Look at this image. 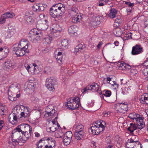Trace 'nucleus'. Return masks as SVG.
Segmentation results:
<instances>
[{"instance_id": "ddd939ff", "label": "nucleus", "mask_w": 148, "mask_h": 148, "mask_svg": "<svg viewBox=\"0 0 148 148\" xmlns=\"http://www.w3.org/2000/svg\"><path fill=\"white\" fill-rule=\"evenodd\" d=\"M127 110V105L124 103L120 104L117 110L119 112L124 113Z\"/></svg>"}, {"instance_id": "13d9d810", "label": "nucleus", "mask_w": 148, "mask_h": 148, "mask_svg": "<svg viewBox=\"0 0 148 148\" xmlns=\"http://www.w3.org/2000/svg\"><path fill=\"white\" fill-rule=\"evenodd\" d=\"M130 73L132 75H135L137 73V71L134 69H132L130 71Z\"/></svg>"}, {"instance_id": "09e8293b", "label": "nucleus", "mask_w": 148, "mask_h": 148, "mask_svg": "<svg viewBox=\"0 0 148 148\" xmlns=\"http://www.w3.org/2000/svg\"><path fill=\"white\" fill-rule=\"evenodd\" d=\"M132 34L131 33H129L127 34H126L124 37L125 40H128L130 38H132Z\"/></svg>"}, {"instance_id": "052dcab7", "label": "nucleus", "mask_w": 148, "mask_h": 148, "mask_svg": "<svg viewBox=\"0 0 148 148\" xmlns=\"http://www.w3.org/2000/svg\"><path fill=\"white\" fill-rule=\"evenodd\" d=\"M125 3V4L128 5L131 8L133 7L134 5V4L133 3H131L130 2H126Z\"/></svg>"}, {"instance_id": "f03ea898", "label": "nucleus", "mask_w": 148, "mask_h": 148, "mask_svg": "<svg viewBox=\"0 0 148 148\" xmlns=\"http://www.w3.org/2000/svg\"><path fill=\"white\" fill-rule=\"evenodd\" d=\"M75 128V136L77 140H80L83 137L84 135L83 130L84 126L81 123H78L76 125L73 126Z\"/></svg>"}, {"instance_id": "c85d7f7f", "label": "nucleus", "mask_w": 148, "mask_h": 148, "mask_svg": "<svg viewBox=\"0 0 148 148\" xmlns=\"http://www.w3.org/2000/svg\"><path fill=\"white\" fill-rule=\"evenodd\" d=\"M125 145L127 148H132L134 147L135 146H136V144L132 142H131V140L129 139L127 141Z\"/></svg>"}, {"instance_id": "a19ab883", "label": "nucleus", "mask_w": 148, "mask_h": 148, "mask_svg": "<svg viewBox=\"0 0 148 148\" xmlns=\"http://www.w3.org/2000/svg\"><path fill=\"white\" fill-rule=\"evenodd\" d=\"M103 124H104L105 125H106L104 121H102V122L101 123H100V129H99V133H101L104 130V128L105 127V126Z\"/></svg>"}, {"instance_id": "20e7f679", "label": "nucleus", "mask_w": 148, "mask_h": 148, "mask_svg": "<svg viewBox=\"0 0 148 148\" xmlns=\"http://www.w3.org/2000/svg\"><path fill=\"white\" fill-rule=\"evenodd\" d=\"M88 90H92L93 92H97L100 94V95L102 94V92L99 90V85L96 83H93L91 85H88L81 90L83 93H86Z\"/></svg>"}, {"instance_id": "f704fd0d", "label": "nucleus", "mask_w": 148, "mask_h": 148, "mask_svg": "<svg viewBox=\"0 0 148 148\" xmlns=\"http://www.w3.org/2000/svg\"><path fill=\"white\" fill-rule=\"evenodd\" d=\"M26 20L27 24L28 25H31L32 24L34 23V20L32 16H29L26 18Z\"/></svg>"}, {"instance_id": "4468645a", "label": "nucleus", "mask_w": 148, "mask_h": 148, "mask_svg": "<svg viewBox=\"0 0 148 148\" xmlns=\"http://www.w3.org/2000/svg\"><path fill=\"white\" fill-rule=\"evenodd\" d=\"M4 69L5 70L12 69L14 65V63L10 60H8L4 62Z\"/></svg>"}, {"instance_id": "a878e982", "label": "nucleus", "mask_w": 148, "mask_h": 148, "mask_svg": "<svg viewBox=\"0 0 148 148\" xmlns=\"http://www.w3.org/2000/svg\"><path fill=\"white\" fill-rule=\"evenodd\" d=\"M138 137L136 136L133 137L131 138L130 140L131 142L134 143L136 145H137L138 146V148H140L141 146V144L140 143L138 140Z\"/></svg>"}, {"instance_id": "0eeeda50", "label": "nucleus", "mask_w": 148, "mask_h": 148, "mask_svg": "<svg viewBox=\"0 0 148 148\" xmlns=\"http://www.w3.org/2000/svg\"><path fill=\"white\" fill-rule=\"evenodd\" d=\"M54 8H56L55 10L58 17L61 16L65 11V6L61 3H58L53 5Z\"/></svg>"}, {"instance_id": "f257e3e1", "label": "nucleus", "mask_w": 148, "mask_h": 148, "mask_svg": "<svg viewBox=\"0 0 148 148\" xmlns=\"http://www.w3.org/2000/svg\"><path fill=\"white\" fill-rule=\"evenodd\" d=\"M28 36V39L32 42H36L43 36L42 33L36 29H33Z\"/></svg>"}, {"instance_id": "864d4df0", "label": "nucleus", "mask_w": 148, "mask_h": 148, "mask_svg": "<svg viewBox=\"0 0 148 148\" xmlns=\"http://www.w3.org/2000/svg\"><path fill=\"white\" fill-rule=\"evenodd\" d=\"M45 41L47 43H49L51 42V41L52 40L53 38L51 37L48 36L45 38Z\"/></svg>"}, {"instance_id": "423d86ee", "label": "nucleus", "mask_w": 148, "mask_h": 148, "mask_svg": "<svg viewBox=\"0 0 148 148\" xmlns=\"http://www.w3.org/2000/svg\"><path fill=\"white\" fill-rule=\"evenodd\" d=\"M56 82V79L53 77L47 78L46 80V86L49 91H53L55 89L54 85Z\"/></svg>"}, {"instance_id": "6e6d98bb", "label": "nucleus", "mask_w": 148, "mask_h": 148, "mask_svg": "<svg viewBox=\"0 0 148 148\" xmlns=\"http://www.w3.org/2000/svg\"><path fill=\"white\" fill-rule=\"evenodd\" d=\"M124 68L123 69V70H128V69H130L131 68V67L128 64H127L126 63L124 64Z\"/></svg>"}, {"instance_id": "2eb2a0df", "label": "nucleus", "mask_w": 148, "mask_h": 148, "mask_svg": "<svg viewBox=\"0 0 148 148\" xmlns=\"http://www.w3.org/2000/svg\"><path fill=\"white\" fill-rule=\"evenodd\" d=\"M15 88H14L12 85H11L10 86L9 89L8 90V98L9 100L11 101L16 100V97H12V96H11V95H12V91H14V89H15Z\"/></svg>"}, {"instance_id": "7c9ffc66", "label": "nucleus", "mask_w": 148, "mask_h": 148, "mask_svg": "<svg viewBox=\"0 0 148 148\" xmlns=\"http://www.w3.org/2000/svg\"><path fill=\"white\" fill-rule=\"evenodd\" d=\"M105 92L104 93H103L101 94L100 96V97L101 99H104V98L103 97V95H104L106 97H110L111 95V92L109 90H105L103 91L104 92Z\"/></svg>"}, {"instance_id": "3c124183", "label": "nucleus", "mask_w": 148, "mask_h": 148, "mask_svg": "<svg viewBox=\"0 0 148 148\" xmlns=\"http://www.w3.org/2000/svg\"><path fill=\"white\" fill-rule=\"evenodd\" d=\"M65 134L69 137V139L71 140L73 136L72 133L71 132L68 131L66 132V133Z\"/></svg>"}, {"instance_id": "37998d69", "label": "nucleus", "mask_w": 148, "mask_h": 148, "mask_svg": "<svg viewBox=\"0 0 148 148\" xmlns=\"http://www.w3.org/2000/svg\"><path fill=\"white\" fill-rule=\"evenodd\" d=\"M125 63L123 62L122 63L121 62H119L117 63V67L121 70H123L124 68V64Z\"/></svg>"}, {"instance_id": "69168bd1", "label": "nucleus", "mask_w": 148, "mask_h": 148, "mask_svg": "<svg viewBox=\"0 0 148 148\" xmlns=\"http://www.w3.org/2000/svg\"><path fill=\"white\" fill-rule=\"evenodd\" d=\"M111 140L110 139L108 138H107L106 139V143L108 145L111 144Z\"/></svg>"}, {"instance_id": "b1692460", "label": "nucleus", "mask_w": 148, "mask_h": 148, "mask_svg": "<svg viewBox=\"0 0 148 148\" xmlns=\"http://www.w3.org/2000/svg\"><path fill=\"white\" fill-rule=\"evenodd\" d=\"M137 127L136 125L131 123L130 126L127 128V130L130 132L131 134H133L134 132L137 129Z\"/></svg>"}, {"instance_id": "c03bdc74", "label": "nucleus", "mask_w": 148, "mask_h": 148, "mask_svg": "<svg viewBox=\"0 0 148 148\" xmlns=\"http://www.w3.org/2000/svg\"><path fill=\"white\" fill-rule=\"evenodd\" d=\"M57 129L56 127H55V126H53L48 128L47 130L48 132H53L55 131Z\"/></svg>"}, {"instance_id": "bf43d9fd", "label": "nucleus", "mask_w": 148, "mask_h": 148, "mask_svg": "<svg viewBox=\"0 0 148 148\" xmlns=\"http://www.w3.org/2000/svg\"><path fill=\"white\" fill-rule=\"evenodd\" d=\"M3 52H4V54L5 56H7V53L9 52L8 49V48H4L3 50Z\"/></svg>"}, {"instance_id": "7ed1b4c3", "label": "nucleus", "mask_w": 148, "mask_h": 148, "mask_svg": "<svg viewBox=\"0 0 148 148\" xmlns=\"http://www.w3.org/2000/svg\"><path fill=\"white\" fill-rule=\"evenodd\" d=\"M19 127H18L14 129L12 131V134L11 136L12 140L14 142H18L19 141L17 140L22 139L23 137V132L20 130Z\"/></svg>"}, {"instance_id": "49530a36", "label": "nucleus", "mask_w": 148, "mask_h": 148, "mask_svg": "<svg viewBox=\"0 0 148 148\" xmlns=\"http://www.w3.org/2000/svg\"><path fill=\"white\" fill-rule=\"evenodd\" d=\"M73 104L72 106V110H74L78 108L79 106V104L75 102L72 101Z\"/></svg>"}, {"instance_id": "0e129e2a", "label": "nucleus", "mask_w": 148, "mask_h": 148, "mask_svg": "<svg viewBox=\"0 0 148 148\" xmlns=\"http://www.w3.org/2000/svg\"><path fill=\"white\" fill-rule=\"evenodd\" d=\"M14 88H15V89H14V91H14V92H13V95H11V96H12V97H15L16 94L17 89L16 88V86L14 87Z\"/></svg>"}, {"instance_id": "412c9836", "label": "nucleus", "mask_w": 148, "mask_h": 148, "mask_svg": "<svg viewBox=\"0 0 148 148\" xmlns=\"http://www.w3.org/2000/svg\"><path fill=\"white\" fill-rule=\"evenodd\" d=\"M57 8V7L54 8V6L53 5L50 8L49 10V14L54 18H58V15H57L56 13V12L55 11V10L56 9V8Z\"/></svg>"}, {"instance_id": "cd10ccee", "label": "nucleus", "mask_w": 148, "mask_h": 148, "mask_svg": "<svg viewBox=\"0 0 148 148\" xmlns=\"http://www.w3.org/2000/svg\"><path fill=\"white\" fill-rule=\"evenodd\" d=\"M62 53L60 51L58 52V54L55 56V58L58 63H60L62 62Z\"/></svg>"}, {"instance_id": "e2e57ef3", "label": "nucleus", "mask_w": 148, "mask_h": 148, "mask_svg": "<svg viewBox=\"0 0 148 148\" xmlns=\"http://www.w3.org/2000/svg\"><path fill=\"white\" fill-rule=\"evenodd\" d=\"M55 116V114H51L50 113H48L47 112H46L44 114V116L45 117H47L48 116Z\"/></svg>"}, {"instance_id": "dca6fc26", "label": "nucleus", "mask_w": 148, "mask_h": 148, "mask_svg": "<svg viewBox=\"0 0 148 148\" xmlns=\"http://www.w3.org/2000/svg\"><path fill=\"white\" fill-rule=\"evenodd\" d=\"M102 17L99 16H94L92 18L91 22L92 24L94 25L99 24L100 23L101 18Z\"/></svg>"}, {"instance_id": "f8f14e48", "label": "nucleus", "mask_w": 148, "mask_h": 148, "mask_svg": "<svg viewBox=\"0 0 148 148\" xmlns=\"http://www.w3.org/2000/svg\"><path fill=\"white\" fill-rule=\"evenodd\" d=\"M46 6L45 4H36L34 5L33 8L35 12H38L44 10Z\"/></svg>"}, {"instance_id": "aec40b11", "label": "nucleus", "mask_w": 148, "mask_h": 148, "mask_svg": "<svg viewBox=\"0 0 148 148\" xmlns=\"http://www.w3.org/2000/svg\"><path fill=\"white\" fill-rule=\"evenodd\" d=\"M71 21L73 23H76L80 22L82 18V15L81 14H79L78 15H74L72 16Z\"/></svg>"}, {"instance_id": "de8ad7c7", "label": "nucleus", "mask_w": 148, "mask_h": 148, "mask_svg": "<svg viewBox=\"0 0 148 148\" xmlns=\"http://www.w3.org/2000/svg\"><path fill=\"white\" fill-rule=\"evenodd\" d=\"M33 65L34 66V73H37L39 72V71L38 70V66L35 63H33Z\"/></svg>"}, {"instance_id": "c756f323", "label": "nucleus", "mask_w": 148, "mask_h": 148, "mask_svg": "<svg viewBox=\"0 0 148 148\" xmlns=\"http://www.w3.org/2000/svg\"><path fill=\"white\" fill-rule=\"evenodd\" d=\"M77 29V27L75 26H71L69 28L68 32L69 33L74 34L76 33Z\"/></svg>"}, {"instance_id": "72a5a7b5", "label": "nucleus", "mask_w": 148, "mask_h": 148, "mask_svg": "<svg viewBox=\"0 0 148 148\" xmlns=\"http://www.w3.org/2000/svg\"><path fill=\"white\" fill-rule=\"evenodd\" d=\"M36 86L34 83L29 82L27 84V87L28 89L33 90L35 89Z\"/></svg>"}, {"instance_id": "1a4fd4ad", "label": "nucleus", "mask_w": 148, "mask_h": 148, "mask_svg": "<svg viewBox=\"0 0 148 148\" xmlns=\"http://www.w3.org/2000/svg\"><path fill=\"white\" fill-rule=\"evenodd\" d=\"M143 52V48L140 44H136L132 48L131 53L133 55L140 54Z\"/></svg>"}, {"instance_id": "ea45409f", "label": "nucleus", "mask_w": 148, "mask_h": 148, "mask_svg": "<svg viewBox=\"0 0 148 148\" xmlns=\"http://www.w3.org/2000/svg\"><path fill=\"white\" fill-rule=\"evenodd\" d=\"M63 143L64 145H67L70 144L71 142V139H69V138H66L64 137H63Z\"/></svg>"}, {"instance_id": "bb28decb", "label": "nucleus", "mask_w": 148, "mask_h": 148, "mask_svg": "<svg viewBox=\"0 0 148 148\" xmlns=\"http://www.w3.org/2000/svg\"><path fill=\"white\" fill-rule=\"evenodd\" d=\"M117 10L114 8H112L110 10V12L109 15L111 18H113L115 17L116 15L117 14Z\"/></svg>"}, {"instance_id": "338daca9", "label": "nucleus", "mask_w": 148, "mask_h": 148, "mask_svg": "<svg viewBox=\"0 0 148 148\" xmlns=\"http://www.w3.org/2000/svg\"><path fill=\"white\" fill-rule=\"evenodd\" d=\"M39 17L40 20H42L45 18V15L44 14H41L39 15Z\"/></svg>"}, {"instance_id": "4d7b16f0", "label": "nucleus", "mask_w": 148, "mask_h": 148, "mask_svg": "<svg viewBox=\"0 0 148 148\" xmlns=\"http://www.w3.org/2000/svg\"><path fill=\"white\" fill-rule=\"evenodd\" d=\"M143 73L145 76L148 75V68L145 69L143 71Z\"/></svg>"}, {"instance_id": "5701e85b", "label": "nucleus", "mask_w": 148, "mask_h": 148, "mask_svg": "<svg viewBox=\"0 0 148 148\" xmlns=\"http://www.w3.org/2000/svg\"><path fill=\"white\" fill-rule=\"evenodd\" d=\"M128 116L130 119L133 120L135 119L136 121H138V120H140V118L141 117L139 115L135 113L130 114Z\"/></svg>"}, {"instance_id": "79ce46f5", "label": "nucleus", "mask_w": 148, "mask_h": 148, "mask_svg": "<svg viewBox=\"0 0 148 148\" xmlns=\"http://www.w3.org/2000/svg\"><path fill=\"white\" fill-rule=\"evenodd\" d=\"M63 135V133L59 131H56L55 133L54 136L57 138H62V136Z\"/></svg>"}, {"instance_id": "9d476101", "label": "nucleus", "mask_w": 148, "mask_h": 148, "mask_svg": "<svg viewBox=\"0 0 148 148\" xmlns=\"http://www.w3.org/2000/svg\"><path fill=\"white\" fill-rule=\"evenodd\" d=\"M15 16V14L13 12H6L1 16L0 19V23L3 24L5 22L6 19L12 18Z\"/></svg>"}, {"instance_id": "f3484780", "label": "nucleus", "mask_w": 148, "mask_h": 148, "mask_svg": "<svg viewBox=\"0 0 148 148\" xmlns=\"http://www.w3.org/2000/svg\"><path fill=\"white\" fill-rule=\"evenodd\" d=\"M100 125H94L91 127V130L92 134L94 135H98L99 134Z\"/></svg>"}, {"instance_id": "680f3d73", "label": "nucleus", "mask_w": 148, "mask_h": 148, "mask_svg": "<svg viewBox=\"0 0 148 148\" xmlns=\"http://www.w3.org/2000/svg\"><path fill=\"white\" fill-rule=\"evenodd\" d=\"M25 67L26 68V69L28 71H29V69H30V70L33 69V67H30V66L27 64L25 65Z\"/></svg>"}, {"instance_id": "6e6552de", "label": "nucleus", "mask_w": 148, "mask_h": 148, "mask_svg": "<svg viewBox=\"0 0 148 148\" xmlns=\"http://www.w3.org/2000/svg\"><path fill=\"white\" fill-rule=\"evenodd\" d=\"M13 51L15 52L17 56H22L25 54L26 50L21 47L19 45L15 44L13 46Z\"/></svg>"}, {"instance_id": "39448f33", "label": "nucleus", "mask_w": 148, "mask_h": 148, "mask_svg": "<svg viewBox=\"0 0 148 148\" xmlns=\"http://www.w3.org/2000/svg\"><path fill=\"white\" fill-rule=\"evenodd\" d=\"M73 1L72 0H69L67 2V4L70 6L69 9V12L72 16L79 14V10L74 5L73 6Z\"/></svg>"}, {"instance_id": "774afa93", "label": "nucleus", "mask_w": 148, "mask_h": 148, "mask_svg": "<svg viewBox=\"0 0 148 148\" xmlns=\"http://www.w3.org/2000/svg\"><path fill=\"white\" fill-rule=\"evenodd\" d=\"M106 148H114V145L112 144L109 145L107 147H106Z\"/></svg>"}, {"instance_id": "4be33fe9", "label": "nucleus", "mask_w": 148, "mask_h": 148, "mask_svg": "<svg viewBox=\"0 0 148 148\" xmlns=\"http://www.w3.org/2000/svg\"><path fill=\"white\" fill-rule=\"evenodd\" d=\"M144 119V118L143 117H141L140 118V120H138V121H137L138 123L136 125L138 129H141L144 127L145 124L143 123Z\"/></svg>"}, {"instance_id": "603ef678", "label": "nucleus", "mask_w": 148, "mask_h": 148, "mask_svg": "<svg viewBox=\"0 0 148 148\" xmlns=\"http://www.w3.org/2000/svg\"><path fill=\"white\" fill-rule=\"evenodd\" d=\"M28 132H26L23 133L24 136L26 138V140H27L31 136V132L29 133V132L28 133Z\"/></svg>"}, {"instance_id": "5fc2aeb1", "label": "nucleus", "mask_w": 148, "mask_h": 148, "mask_svg": "<svg viewBox=\"0 0 148 148\" xmlns=\"http://www.w3.org/2000/svg\"><path fill=\"white\" fill-rule=\"evenodd\" d=\"M71 99L72 101L75 102L76 103L79 104L80 100L78 97H76L74 99Z\"/></svg>"}, {"instance_id": "a18cd8bd", "label": "nucleus", "mask_w": 148, "mask_h": 148, "mask_svg": "<svg viewBox=\"0 0 148 148\" xmlns=\"http://www.w3.org/2000/svg\"><path fill=\"white\" fill-rule=\"evenodd\" d=\"M61 44L62 46V47H65L68 45V42L67 40L64 39L62 40Z\"/></svg>"}, {"instance_id": "8fccbe9b", "label": "nucleus", "mask_w": 148, "mask_h": 148, "mask_svg": "<svg viewBox=\"0 0 148 148\" xmlns=\"http://www.w3.org/2000/svg\"><path fill=\"white\" fill-rule=\"evenodd\" d=\"M110 84H111L113 86L114 88L115 89L118 88L119 86V84L115 81H112V83H110Z\"/></svg>"}, {"instance_id": "6ab92c4d", "label": "nucleus", "mask_w": 148, "mask_h": 148, "mask_svg": "<svg viewBox=\"0 0 148 148\" xmlns=\"http://www.w3.org/2000/svg\"><path fill=\"white\" fill-rule=\"evenodd\" d=\"M17 45H19L21 47L26 50V53H28L29 52V51L28 50V44L27 41L21 40L20 44H18Z\"/></svg>"}, {"instance_id": "473e14b6", "label": "nucleus", "mask_w": 148, "mask_h": 148, "mask_svg": "<svg viewBox=\"0 0 148 148\" xmlns=\"http://www.w3.org/2000/svg\"><path fill=\"white\" fill-rule=\"evenodd\" d=\"M53 29L55 32H60L62 30V28L58 24H56L54 25Z\"/></svg>"}, {"instance_id": "393cba45", "label": "nucleus", "mask_w": 148, "mask_h": 148, "mask_svg": "<svg viewBox=\"0 0 148 148\" xmlns=\"http://www.w3.org/2000/svg\"><path fill=\"white\" fill-rule=\"evenodd\" d=\"M46 112L55 114V110L54 107L51 105H49L47 107Z\"/></svg>"}, {"instance_id": "2f4dec72", "label": "nucleus", "mask_w": 148, "mask_h": 148, "mask_svg": "<svg viewBox=\"0 0 148 148\" xmlns=\"http://www.w3.org/2000/svg\"><path fill=\"white\" fill-rule=\"evenodd\" d=\"M148 99V94H145L144 95L141 96L140 100L141 103L145 104L146 102V100L147 101Z\"/></svg>"}, {"instance_id": "9b49d317", "label": "nucleus", "mask_w": 148, "mask_h": 148, "mask_svg": "<svg viewBox=\"0 0 148 148\" xmlns=\"http://www.w3.org/2000/svg\"><path fill=\"white\" fill-rule=\"evenodd\" d=\"M19 127V130L23 132V133L27 132H29V133L32 132V128L28 124H25L24 123L21 124L20 125L18 126Z\"/></svg>"}, {"instance_id": "a211bd4d", "label": "nucleus", "mask_w": 148, "mask_h": 148, "mask_svg": "<svg viewBox=\"0 0 148 148\" xmlns=\"http://www.w3.org/2000/svg\"><path fill=\"white\" fill-rule=\"evenodd\" d=\"M17 109L14 108L13 109L12 112H14V113L12 114H9L8 118L9 121L11 123H12V121H13V120L16 121L17 117L16 115V113H15V111L17 110Z\"/></svg>"}, {"instance_id": "c9c22d12", "label": "nucleus", "mask_w": 148, "mask_h": 148, "mask_svg": "<svg viewBox=\"0 0 148 148\" xmlns=\"http://www.w3.org/2000/svg\"><path fill=\"white\" fill-rule=\"evenodd\" d=\"M73 104V102L71 100V99H69L67 100L66 103V106L68 107L69 109H72V106Z\"/></svg>"}, {"instance_id": "58836bf2", "label": "nucleus", "mask_w": 148, "mask_h": 148, "mask_svg": "<svg viewBox=\"0 0 148 148\" xmlns=\"http://www.w3.org/2000/svg\"><path fill=\"white\" fill-rule=\"evenodd\" d=\"M85 47V46L84 45L81 44H79L75 48L76 50L80 51L84 49Z\"/></svg>"}, {"instance_id": "4c0bfd02", "label": "nucleus", "mask_w": 148, "mask_h": 148, "mask_svg": "<svg viewBox=\"0 0 148 148\" xmlns=\"http://www.w3.org/2000/svg\"><path fill=\"white\" fill-rule=\"evenodd\" d=\"M20 108L21 110H22V109H23L22 110L23 111V112L25 113V115H28L29 112L28 108L27 107H25L23 105L21 106Z\"/></svg>"}, {"instance_id": "e433bc0d", "label": "nucleus", "mask_w": 148, "mask_h": 148, "mask_svg": "<svg viewBox=\"0 0 148 148\" xmlns=\"http://www.w3.org/2000/svg\"><path fill=\"white\" fill-rule=\"evenodd\" d=\"M48 141V143L50 145H52L53 147L55 146L56 141L54 139L51 138H48L46 141Z\"/></svg>"}]
</instances>
